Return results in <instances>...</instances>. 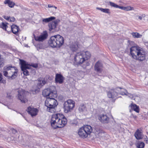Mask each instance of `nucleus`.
Segmentation results:
<instances>
[{
  "mask_svg": "<svg viewBox=\"0 0 148 148\" xmlns=\"http://www.w3.org/2000/svg\"><path fill=\"white\" fill-rule=\"evenodd\" d=\"M120 8V9L127 11L134 10V8L133 7H132L130 6H128L127 7L121 6V7Z\"/></svg>",
  "mask_w": 148,
  "mask_h": 148,
  "instance_id": "nucleus-28",
  "label": "nucleus"
},
{
  "mask_svg": "<svg viewBox=\"0 0 148 148\" xmlns=\"http://www.w3.org/2000/svg\"><path fill=\"white\" fill-rule=\"evenodd\" d=\"M31 66V67L32 66L35 68H37L38 67V64H33Z\"/></svg>",
  "mask_w": 148,
  "mask_h": 148,
  "instance_id": "nucleus-37",
  "label": "nucleus"
},
{
  "mask_svg": "<svg viewBox=\"0 0 148 148\" xmlns=\"http://www.w3.org/2000/svg\"><path fill=\"white\" fill-rule=\"evenodd\" d=\"M11 130L14 133H15L17 132V131L14 128H12Z\"/></svg>",
  "mask_w": 148,
  "mask_h": 148,
  "instance_id": "nucleus-41",
  "label": "nucleus"
},
{
  "mask_svg": "<svg viewBox=\"0 0 148 148\" xmlns=\"http://www.w3.org/2000/svg\"><path fill=\"white\" fill-rule=\"evenodd\" d=\"M0 148H1V147H0Z\"/></svg>",
  "mask_w": 148,
  "mask_h": 148,
  "instance_id": "nucleus-46",
  "label": "nucleus"
},
{
  "mask_svg": "<svg viewBox=\"0 0 148 148\" xmlns=\"http://www.w3.org/2000/svg\"><path fill=\"white\" fill-rule=\"evenodd\" d=\"M38 80V85L40 87L43 86L46 83V81L44 79L39 78Z\"/></svg>",
  "mask_w": 148,
  "mask_h": 148,
  "instance_id": "nucleus-22",
  "label": "nucleus"
},
{
  "mask_svg": "<svg viewBox=\"0 0 148 148\" xmlns=\"http://www.w3.org/2000/svg\"><path fill=\"white\" fill-rule=\"evenodd\" d=\"M18 99L20 100L22 103H26L27 101V99L26 98L27 92L22 89H19L18 90Z\"/></svg>",
  "mask_w": 148,
  "mask_h": 148,
  "instance_id": "nucleus-10",
  "label": "nucleus"
},
{
  "mask_svg": "<svg viewBox=\"0 0 148 148\" xmlns=\"http://www.w3.org/2000/svg\"><path fill=\"white\" fill-rule=\"evenodd\" d=\"M137 148H144L145 144L144 143L138 141L136 144Z\"/></svg>",
  "mask_w": 148,
  "mask_h": 148,
  "instance_id": "nucleus-27",
  "label": "nucleus"
},
{
  "mask_svg": "<svg viewBox=\"0 0 148 148\" xmlns=\"http://www.w3.org/2000/svg\"><path fill=\"white\" fill-rule=\"evenodd\" d=\"M70 48L73 51H75L78 48V46L76 43L71 45L70 46Z\"/></svg>",
  "mask_w": 148,
  "mask_h": 148,
  "instance_id": "nucleus-25",
  "label": "nucleus"
},
{
  "mask_svg": "<svg viewBox=\"0 0 148 148\" xmlns=\"http://www.w3.org/2000/svg\"><path fill=\"white\" fill-rule=\"evenodd\" d=\"M99 119L101 122L104 123H108L109 118L106 114H101L99 116Z\"/></svg>",
  "mask_w": 148,
  "mask_h": 148,
  "instance_id": "nucleus-16",
  "label": "nucleus"
},
{
  "mask_svg": "<svg viewBox=\"0 0 148 148\" xmlns=\"http://www.w3.org/2000/svg\"><path fill=\"white\" fill-rule=\"evenodd\" d=\"M3 83V84H5L6 83V81L5 80H2V79L1 80V82H0V83Z\"/></svg>",
  "mask_w": 148,
  "mask_h": 148,
  "instance_id": "nucleus-39",
  "label": "nucleus"
},
{
  "mask_svg": "<svg viewBox=\"0 0 148 148\" xmlns=\"http://www.w3.org/2000/svg\"><path fill=\"white\" fill-rule=\"evenodd\" d=\"M109 3L110 5L111 6L115 8H119V9H120V8L121 7V6L118 5L115 3H114L111 1H110L109 2Z\"/></svg>",
  "mask_w": 148,
  "mask_h": 148,
  "instance_id": "nucleus-32",
  "label": "nucleus"
},
{
  "mask_svg": "<svg viewBox=\"0 0 148 148\" xmlns=\"http://www.w3.org/2000/svg\"><path fill=\"white\" fill-rule=\"evenodd\" d=\"M57 41V35L51 36L48 41V43L49 46L53 48L56 47Z\"/></svg>",
  "mask_w": 148,
  "mask_h": 148,
  "instance_id": "nucleus-11",
  "label": "nucleus"
},
{
  "mask_svg": "<svg viewBox=\"0 0 148 148\" xmlns=\"http://www.w3.org/2000/svg\"><path fill=\"white\" fill-rule=\"evenodd\" d=\"M107 95L109 98H114L118 95V93L116 90V89H111L107 92Z\"/></svg>",
  "mask_w": 148,
  "mask_h": 148,
  "instance_id": "nucleus-15",
  "label": "nucleus"
},
{
  "mask_svg": "<svg viewBox=\"0 0 148 148\" xmlns=\"http://www.w3.org/2000/svg\"><path fill=\"white\" fill-rule=\"evenodd\" d=\"M21 68L23 74L25 75H29V72L27 69L31 68V66L28 64L26 62L23 60H20Z\"/></svg>",
  "mask_w": 148,
  "mask_h": 148,
  "instance_id": "nucleus-9",
  "label": "nucleus"
},
{
  "mask_svg": "<svg viewBox=\"0 0 148 148\" xmlns=\"http://www.w3.org/2000/svg\"><path fill=\"white\" fill-rule=\"evenodd\" d=\"M43 96L47 98L45 105L47 107V110L51 113L56 112V108L58 104L57 101L53 97L57 96V92L54 86H51L45 89L42 91Z\"/></svg>",
  "mask_w": 148,
  "mask_h": 148,
  "instance_id": "nucleus-1",
  "label": "nucleus"
},
{
  "mask_svg": "<svg viewBox=\"0 0 148 148\" xmlns=\"http://www.w3.org/2000/svg\"><path fill=\"white\" fill-rule=\"evenodd\" d=\"M10 20L11 22H14L15 21V18L14 17H12L10 18Z\"/></svg>",
  "mask_w": 148,
  "mask_h": 148,
  "instance_id": "nucleus-35",
  "label": "nucleus"
},
{
  "mask_svg": "<svg viewBox=\"0 0 148 148\" xmlns=\"http://www.w3.org/2000/svg\"><path fill=\"white\" fill-rule=\"evenodd\" d=\"M48 7L49 8H51L52 7V6H51L50 5H48Z\"/></svg>",
  "mask_w": 148,
  "mask_h": 148,
  "instance_id": "nucleus-43",
  "label": "nucleus"
},
{
  "mask_svg": "<svg viewBox=\"0 0 148 148\" xmlns=\"http://www.w3.org/2000/svg\"><path fill=\"white\" fill-rule=\"evenodd\" d=\"M102 64L99 62L98 61L96 62L95 66V70L97 73H100L102 71Z\"/></svg>",
  "mask_w": 148,
  "mask_h": 148,
  "instance_id": "nucleus-17",
  "label": "nucleus"
},
{
  "mask_svg": "<svg viewBox=\"0 0 148 148\" xmlns=\"http://www.w3.org/2000/svg\"><path fill=\"white\" fill-rule=\"evenodd\" d=\"M57 41L56 47L60 48L64 44V40L63 37L59 35H57Z\"/></svg>",
  "mask_w": 148,
  "mask_h": 148,
  "instance_id": "nucleus-18",
  "label": "nucleus"
},
{
  "mask_svg": "<svg viewBox=\"0 0 148 148\" xmlns=\"http://www.w3.org/2000/svg\"><path fill=\"white\" fill-rule=\"evenodd\" d=\"M116 90L118 92H117L118 94H119L123 95L128 96L129 98H131L132 99L136 101H138L139 100L140 98L138 96L128 93L127 90L125 89L118 88H116Z\"/></svg>",
  "mask_w": 148,
  "mask_h": 148,
  "instance_id": "nucleus-7",
  "label": "nucleus"
},
{
  "mask_svg": "<svg viewBox=\"0 0 148 148\" xmlns=\"http://www.w3.org/2000/svg\"><path fill=\"white\" fill-rule=\"evenodd\" d=\"M4 18L7 20H10V17H8V16H4Z\"/></svg>",
  "mask_w": 148,
  "mask_h": 148,
  "instance_id": "nucleus-38",
  "label": "nucleus"
},
{
  "mask_svg": "<svg viewBox=\"0 0 148 148\" xmlns=\"http://www.w3.org/2000/svg\"><path fill=\"white\" fill-rule=\"evenodd\" d=\"M10 1V0H5L4 3L5 4H8Z\"/></svg>",
  "mask_w": 148,
  "mask_h": 148,
  "instance_id": "nucleus-36",
  "label": "nucleus"
},
{
  "mask_svg": "<svg viewBox=\"0 0 148 148\" xmlns=\"http://www.w3.org/2000/svg\"><path fill=\"white\" fill-rule=\"evenodd\" d=\"M48 36V34L46 31H45L38 36H34L35 40L36 41L42 42L46 39Z\"/></svg>",
  "mask_w": 148,
  "mask_h": 148,
  "instance_id": "nucleus-12",
  "label": "nucleus"
},
{
  "mask_svg": "<svg viewBox=\"0 0 148 148\" xmlns=\"http://www.w3.org/2000/svg\"><path fill=\"white\" fill-rule=\"evenodd\" d=\"M130 53L134 59L140 61L145 59L146 53L143 49L138 46H134L130 49Z\"/></svg>",
  "mask_w": 148,
  "mask_h": 148,
  "instance_id": "nucleus-3",
  "label": "nucleus"
},
{
  "mask_svg": "<svg viewBox=\"0 0 148 148\" xmlns=\"http://www.w3.org/2000/svg\"><path fill=\"white\" fill-rule=\"evenodd\" d=\"M134 136L136 138L137 140L141 139L143 138L142 133L138 129L135 132Z\"/></svg>",
  "mask_w": 148,
  "mask_h": 148,
  "instance_id": "nucleus-20",
  "label": "nucleus"
},
{
  "mask_svg": "<svg viewBox=\"0 0 148 148\" xmlns=\"http://www.w3.org/2000/svg\"><path fill=\"white\" fill-rule=\"evenodd\" d=\"M64 77L61 74L57 73L56 75L55 82L57 83L60 84L63 82Z\"/></svg>",
  "mask_w": 148,
  "mask_h": 148,
  "instance_id": "nucleus-19",
  "label": "nucleus"
},
{
  "mask_svg": "<svg viewBox=\"0 0 148 148\" xmlns=\"http://www.w3.org/2000/svg\"><path fill=\"white\" fill-rule=\"evenodd\" d=\"M27 111L28 113L31 115L32 117L36 115L38 112V110L37 108H35L31 106L28 107Z\"/></svg>",
  "mask_w": 148,
  "mask_h": 148,
  "instance_id": "nucleus-13",
  "label": "nucleus"
},
{
  "mask_svg": "<svg viewBox=\"0 0 148 148\" xmlns=\"http://www.w3.org/2000/svg\"><path fill=\"white\" fill-rule=\"evenodd\" d=\"M78 110L80 112H84L86 110L85 106L83 104H81L79 107Z\"/></svg>",
  "mask_w": 148,
  "mask_h": 148,
  "instance_id": "nucleus-31",
  "label": "nucleus"
},
{
  "mask_svg": "<svg viewBox=\"0 0 148 148\" xmlns=\"http://www.w3.org/2000/svg\"><path fill=\"white\" fill-rule=\"evenodd\" d=\"M11 30L12 32L14 34H16L19 30V27L16 25H13L11 26Z\"/></svg>",
  "mask_w": 148,
  "mask_h": 148,
  "instance_id": "nucleus-21",
  "label": "nucleus"
},
{
  "mask_svg": "<svg viewBox=\"0 0 148 148\" xmlns=\"http://www.w3.org/2000/svg\"><path fill=\"white\" fill-rule=\"evenodd\" d=\"M15 5V3L12 1H10L8 4L9 7L11 8L13 7Z\"/></svg>",
  "mask_w": 148,
  "mask_h": 148,
  "instance_id": "nucleus-33",
  "label": "nucleus"
},
{
  "mask_svg": "<svg viewBox=\"0 0 148 148\" xmlns=\"http://www.w3.org/2000/svg\"><path fill=\"white\" fill-rule=\"evenodd\" d=\"M8 24V23H6L2 22L0 24V27L2 28L3 30L8 32L6 29L8 27L7 26Z\"/></svg>",
  "mask_w": 148,
  "mask_h": 148,
  "instance_id": "nucleus-29",
  "label": "nucleus"
},
{
  "mask_svg": "<svg viewBox=\"0 0 148 148\" xmlns=\"http://www.w3.org/2000/svg\"><path fill=\"white\" fill-rule=\"evenodd\" d=\"M96 9L97 10H100L101 12L105 13L108 14H110V10L108 8L104 9L102 8H97Z\"/></svg>",
  "mask_w": 148,
  "mask_h": 148,
  "instance_id": "nucleus-26",
  "label": "nucleus"
},
{
  "mask_svg": "<svg viewBox=\"0 0 148 148\" xmlns=\"http://www.w3.org/2000/svg\"><path fill=\"white\" fill-rule=\"evenodd\" d=\"M131 34L132 35V37L134 38H141L142 36V35L140 34L139 33L136 32L132 33H131Z\"/></svg>",
  "mask_w": 148,
  "mask_h": 148,
  "instance_id": "nucleus-30",
  "label": "nucleus"
},
{
  "mask_svg": "<svg viewBox=\"0 0 148 148\" xmlns=\"http://www.w3.org/2000/svg\"><path fill=\"white\" fill-rule=\"evenodd\" d=\"M78 123L76 121H73L72 122V124L74 126H75L77 125Z\"/></svg>",
  "mask_w": 148,
  "mask_h": 148,
  "instance_id": "nucleus-34",
  "label": "nucleus"
},
{
  "mask_svg": "<svg viewBox=\"0 0 148 148\" xmlns=\"http://www.w3.org/2000/svg\"><path fill=\"white\" fill-rule=\"evenodd\" d=\"M75 102L69 99L65 101L64 104L63 108L65 113H68L72 110L75 106Z\"/></svg>",
  "mask_w": 148,
  "mask_h": 148,
  "instance_id": "nucleus-8",
  "label": "nucleus"
},
{
  "mask_svg": "<svg viewBox=\"0 0 148 148\" xmlns=\"http://www.w3.org/2000/svg\"><path fill=\"white\" fill-rule=\"evenodd\" d=\"M145 140L147 142V140Z\"/></svg>",
  "mask_w": 148,
  "mask_h": 148,
  "instance_id": "nucleus-44",
  "label": "nucleus"
},
{
  "mask_svg": "<svg viewBox=\"0 0 148 148\" xmlns=\"http://www.w3.org/2000/svg\"><path fill=\"white\" fill-rule=\"evenodd\" d=\"M90 56L91 54L88 51L77 52L74 56V64L75 66H78L83 63L85 60L89 59Z\"/></svg>",
  "mask_w": 148,
  "mask_h": 148,
  "instance_id": "nucleus-4",
  "label": "nucleus"
},
{
  "mask_svg": "<svg viewBox=\"0 0 148 148\" xmlns=\"http://www.w3.org/2000/svg\"><path fill=\"white\" fill-rule=\"evenodd\" d=\"M67 122L66 119L62 114L57 113L52 116L51 123L52 127L54 129L64 127Z\"/></svg>",
  "mask_w": 148,
  "mask_h": 148,
  "instance_id": "nucleus-2",
  "label": "nucleus"
},
{
  "mask_svg": "<svg viewBox=\"0 0 148 148\" xmlns=\"http://www.w3.org/2000/svg\"><path fill=\"white\" fill-rule=\"evenodd\" d=\"M18 70L15 66L11 65H7L4 67L3 74L4 76L9 79L15 78L17 75Z\"/></svg>",
  "mask_w": 148,
  "mask_h": 148,
  "instance_id": "nucleus-5",
  "label": "nucleus"
},
{
  "mask_svg": "<svg viewBox=\"0 0 148 148\" xmlns=\"http://www.w3.org/2000/svg\"><path fill=\"white\" fill-rule=\"evenodd\" d=\"M59 21V20H56L49 23V30L50 31L54 32L56 31V27Z\"/></svg>",
  "mask_w": 148,
  "mask_h": 148,
  "instance_id": "nucleus-14",
  "label": "nucleus"
},
{
  "mask_svg": "<svg viewBox=\"0 0 148 148\" xmlns=\"http://www.w3.org/2000/svg\"><path fill=\"white\" fill-rule=\"evenodd\" d=\"M92 127L89 125H86L80 128L78 132L80 137L82 138H86L92 132Z\"/></svg>",
  "mask_w": 148,
  "mask_h": 148,
  "instance_id": "nucleus-6",
  "label": "nucleus"
},
{
  "mask_svg": "<svg viewBox=\"0 0 148 148\" xmlns=\"http://www.w3.org/2000/svg\"><path fill=\"white\" fill-rule=\"evenodd\" d=\"M55 19V17L53 16H51L48 18H44L42 19V22L44 23H47Z\"/></svg>",
  "mask_w": 148,
  "mask_h": 148,
  "instance_id": "nucleus-23",
  "label": "nucleus"
},
{
  "mask_svg": "<svg viewBox=\"0 0 148 148\" xmlns=\"http://www.w3.org/2000/svg\"><path fill=\"white\" fill-rule=\"evenodd\" d=\"M55 8H57V7H55Z\"/></svg>",
  "mask_w": 148,
  "mask_h": 148,
  "instance_id": "nucleus-45",
  "label": "nucleus"
},
{
  "mask_svg": "<svg viewBox=\"0 0 148 148\" xmlns=\"http://www.w3.org/2000/svg\"><path fill=\"white\" fill-rule=\"evenodd\" d=\"M101 133H102V132L99 131V132H97V133H96V134H97L98 135L100 136V135H101Z\"/></svg>",
  "mask_w": 148,
  "mask_h": 148,
  "instance_id": "nucleus-40",
  "label": "nucleus"
},
{
  "mask_svg": "<svg viewBox=\"0 0 148 148\" xmlns=\"http://www.w3.org/2000/svg\"><path fill=\"white\" fill-rule=\"evenodd\" d=\"M138 18L140 20H141L142 19V17L140 16H138Z\"/></svg>",
  "mask_w": 148,
  "mask_h": 148,
  "instance_id": "nucleus-42",
  "label": "nucleus"
},
{
  "mask_svg": "<svg viewBox=\"0 0 148 148\" xmlns=\"http://www.w3.org/2000/svg\"><path fill=\"white\" fill-rule=\"evenodd\" d=\"M130 107L132 109L134 110L137 113L139 112V107L136 105L134 104H132Z\"/></svg>",
  "mask_w": 148,
  "mask_h": 148,
  "instance_id": "nucleus-24",
  "label": "nucleus"
}]
</instances>
